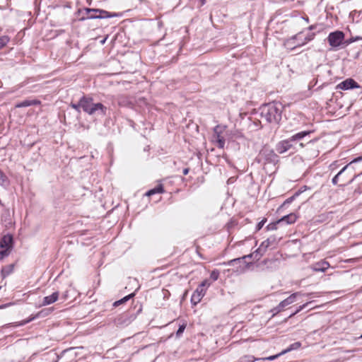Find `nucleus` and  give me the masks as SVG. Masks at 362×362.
Returning a JSON list of instances; mask_svg holds the SVG:
<instances>
[{"label": "nucleus", "instance_id": "obj_10", "mask_svg": "<svg viewBox=\"0 0 362 362\" xmlns=\"http://www.w3.org/2000/svg\"><path fill=\"white\" fill-rule=\"evenodd\" d=\"M359 86L358 83L352 78H348L340 83H339L337 86V88L341 90H349L354 88H358Z\"/></svg>", "mask_w": 362, "mask_h": 362}, {"label": "nucleus", "instance_id": "obj_43", "mask_svg": "<svg viewBox=\"0 0 362 362\" xmlns=\"http://www.w3.org/2000/svg\"><path fill=\"white\" fill-rule=\"evenodd\" d=\"M358 39H359V37H356V38H355L353 41H356V40H358Z\"/></svg>", "mask_w": 362, "mask_h": 362}, {"label": "nucleus", "instance_id": "obj_13", "mask_svg": "<svg viewBox=\"0 0 362 362\" xmlns=\"http://www.w3.org/2000/svg\"><path fill=\"white\" fill-rule=\"evenodd\" d=\"M59 293L56 291L49 296L44 297L42 305L45 306L55 303L59 299Z\"/></svg>", "mask_w": 362, "mask_h": 362}, {"label": "nucleus", "instance_id": "obj_26", "mask_svg": "<svg viewBox=\"0 0 362 362\" xmlns=\"http://www.w3.org/2000/svg\"><path fill=\"white\" fill-rule=\"evenodd\" d=\"M8 184L7 177L0 170V185L4 186Z\"/></svg>", "mask_w": 362, "mask_h": 362}, {"label": "nucleus", "instance_id": "obj_37", "mask_svg": "<svg viewBox=\"0 0 362 362\" xmlns=\"http://www.w3.org/2000/svg\"><path fill=\"white\" fill-rule=\"evenodd\" d=\"M33 319H35V317H32V318H30V319H29V320H25V321H24L21 325H25V324H26V323H28V322H30V321H31V320H33Z\"/></svg>", "mask_w": 362, "mask_h": 362}, {"label": "nucleus", "instance_id": "obj_19", "mask_svg": "<svg viewBox=\"0 0 362 362\" xmlns=\"http://www.w3.org/2000/svg\"><path fill=\"white\" fill-rule=\"evenodd\" d=\"M310 131L301 132H299V133H297V134L293 135L290 138V139H291V141L300 140L303 138H304L305 136L310 134Z\"/></svg>", "mask_w": 362, "mask_h": 362}, {"label": "nucleus", "instance_id": "obj_45", "mask_svg": "<svg viewBox=\"0 0 362 362\" xmlns=\"http://www.w3.org/2000/svg\"><path fill=\"white\" fill-rule=\"evenodd\" d=\"M358 338L359 339H362V334Z\"/></svg>", "mask_w": 362, "mask_h": 362}, {"label": "nucleus", "instance_id": "obj_12", "mask_svg": "<svg viewBox=\"0 0 362 362\" xmlns=\"http://www.w3.org/2000/svg\"><path fill=\"white\" fill-rule=\"evenodd\" d=\"M301 34L302 33H298V34L293 35L292 37L286 40L284 43L285 46H286L288 48H290L291 49H293L295 48L293 47L295 45L303 41V40H302L300 37Z\"/></svg>", "mask_w": 362, "mask_h": 362}, {"label": "nucleus", "instance_id": "obj_18", "mask_svg": "<svg viewBox=\"0 0 362 362\" xmlns=\"http://www.w3.org/2000/svg\"><path fill=\"white\" fill-rule=\"evenodd\" d=\"M163 187L161 184L158 185V186H156V187H154L153 189H151L150 190H148L146 193V195L148 196V197H150L153 194H157V193H163Z\"/></svg>", "mask_w": 362, "mask_h": 362}, {"label": "nucleus", "instance_id": "obj_15", "mask_svg": "<svg viewBox=\"0 0 362 362\" xmlns=\"http://www.w3.org/2000/svg\"><path fill=\"white\" fill-rule=\"evenodd\" d=\"M219 127L217 126L214 128V140L217 143V146L220 148H223L225 145V139L221 136V133L218 132Z\"/></svg>", "mask_w": 362, "mask_h": 362}, {"label": "nucleus", "instance_id": "obj_3", "mask_svg": "<svg viewBox=\"0 0 362 362\" xmlns=\"http://www.w3.org/2000/svg\"><path fill=\"white\" fill-rule=\"evenodd\" d=\"M261 115L267 122L278 123L281 119V105L269 103L262 108Z\"/></svg>", "mask_w": 362, "mask_h": 362}, {"label": "nucleus", "instance_id": "obj_21", "mask_svg": "<svg viewBox=\"0 0 362 362\" xmlns=\"http://www.w3.org/2000/svg\"><path fill=\"white\" fill-rule=\"evenodd\" d=\"M301 343L299 341L291 344L286 349L281 351V354H285L291 351L296 350L300 348Z\"/></svg>", "mask_w": 362, "mask_h": 362}, {"label": "nucleus", "instance_id": "obj_4", "mask_svg": "<svg viewBox=\"0 0 362 362\" xmlns=\"http://www.w3.org/2000/svg\"><path fill=\"white\" fill-rule=\"evenodd\" d=\"M85 12L86 16H83L80 20L84 21L86 19H95V18H106L112 16L109 12L97 8H86Z\"/></svg>", "mask_w": 362, "mask_h": 362}, {"label": "nucleus", "instance_id": "obj_20", "mask_svg": "<svg viewBox=\"0 0 362 362\" xmlns=\"http://www.w3.org/2000/svg\"><path fill=\"white\" fill-rule=\"evenodd\" d=\"M38 103V102L37 100H25L23 102H21L18 104L16 105V107H28V106H31L33 105H35Z\"/></svg>", "mask_w": 362, "mask_h": 362}, {"label": "nucleus", "instance_id": "obj_22", "mask_svg": "<svg viewBox=\"0 0 362 362\" xmlns=\"http://www.w3.org/2000/svg\"><path fill=\"white\" fill-rule=\"evenodd\" d=\"M135 296V293H132L129 295H127L125 297L122 298V299L119 300H117L114 303L113 305L115 307H117V306H119V305L127 302V300H129L130 298H133L134 296Z\"/></svg>", "mask_w": 362, "mask_h": 362}, {"label": "nucleus", "instance_id": "obj_24", "mask_svg": "<svg viewBox=\"0 0 362 362\" xmlns=\"http://www.w3.org/2000/svg\"><path fill=\"white\" fill-rule=\"evenodd\" d=\"M314 37H315V33H309L306 37H305L303 41H302L301 42H299L298 44L295 45L293 47H301V46L305 45L308 42L311 41L314 38Z\"/></svg>", "mask_w": 362, "mask_h": 362}, {"label": "nucleus", "instance_id": "obj_44", "mask_svg": "<svg viewBox=\"0 0 362 362\" xmlns=\"http://www.w3.org/2000/svg\"><path fill=\"white\" fill-rule=\"evenodd\" d=\"M300 146L301 147H303V143H300Z\"/></svg>", "mask_w": 362, "mask_h": 362}, {"label": "nucleus", "instance_id": "obj_25", "mask_svg": "<svg viewBox=\"0 0 362 362\" xmlns=\"http://www.w3.org/2000/svg\"><path fill=\"white\" fill-rule=\"evenodd\" d=\"M13 272V265H8L7 267H4L1 269V275L3 277H6L9 275Z\"/></svg>", "mask_w": 362, "mask_h": 362}, {"label": "nucleus", "instance_id": "obj_38", "mask_svg": "<svg viewBox=\"0 0 362 362\" xmlns=\"http://www.w3.org/2000/svg\"><path fill=\"white\" fill-rule=\"evenodd\" d=\"M356 177H357V175H354L353 176V177H352L350 180H349L347 182H348V183H351V182H352Z\"/></svg>", "mask_w": 362, "mask_h": 362}, {"label": "nucleus", "instance_id": "obj_30", "mask_svg": "<svg viewBox=\"0 0 362 362\" xmlns=\"http://www.w3.org/2000/svg\"><path fill=\"white\" fill-rule=\"evenodd\" d=\"M310 303H306L302 305H300L298 309L296 310V312H294L293 313L291 314L289 317H292L293 316H294L295 315H296L298 313H299L300 311H301L303 309H304Z\"/></svg>", "mask_w": 362, "mask_h": 362}, {"label": "nucleus", "instance_id": "obj_7", "mask_svg": "<svg viewBox=\"0 0 362 362\" xmlns=\"http://www.w3.org/2000/svg\"><path fill=\"white\" fill-rule=\"evenodd\" d=\"M12 237L11 235H5L0 242V256L3 257L8 255V250L11 247Z\"/></svg>", "mask_w": 362, "mask_h": 362}, {"label": "nucleus", "instance_id": "obj_41", "mask_svg": "<svg viewBox=\"0 0 362 362\" xmlns=\"http://www.w3.org/2000/svg\"><path fill=\"white\" fill-rule=\"evenodd\" d=\"M200 2V6H203L205 4L206 0H199Z\"/></svg>", "mask_w": 362, "mask_h": 362}, {"label": "nucleus", "instance_id": "obj_17", "mask_svg": "<svg viewBox=\"0 0 362 362\" xmlns=\"http://www.w3.org/2000/svg\"><path fill=\"white\" fill-rule=\"evenodd\" d=\"M329 267V264L326 261L317 262L313 265V270L316 272H325Z\"/></svg>", "mask_w": 362, "mask_h": 362}, {"label": "nucleus", "instance_id": "obj_29", "mask_svg": "<svg viewBox=\"0 0 362 362\" xmlns=\"http://www.w3.org/2000/svg\"><path fill=\"white\" fill-rule=\"evenodd\" d=\"M219 272L218 270H213L211 273L210 278L212 281H215L218 279Z\"/></svg>", "mask_w": 362, "mask_h": 362}, {"label": "nucleus", "instance_id": "obj_14", "mask_svg": "<svg viewBox=\"0 0 362 362\" xmlns=\"http://www.w3.org/2000/svg\"><path fill=\"white\" fill-rule=\"evenodd\" d=\"M297 220V216L294 213H291L286 216H283L281 218L277 221V223H286V224H292L294 223Z\"/></svg>", "mask_w": 362, "mask_h": 362}, {"label": "nucleus", "instance_id": "obj_23", "mask_svg": "<svg viewBox=\"0 0 362 362\" xmlns=\"http://www.w3.org/2000/svg\"><path fill=\"white\" fill-rule=\"evenodd\" d=\"M259 360V358H256L255 356L252 355H245L240 357L238 362H254L255 361Z\"/></svg>", "mask_w": 362, "mask_h": 362}, {"label": "nucleus", "instance_id": "obj_36", "mask_svg": "<svg viewBox=\"0 0 362 362\" xmlns=\"http://www.w3.org/2000/svg\"><path fill=\"white\" fill-rule=\"evenodd\" d=\"M7 41H8V40L6 37L1 38L0 43H1V46H4L7 42Z\"/></svg>", "mask_w": 362, "mask_h": 362}, {"label": "nucleus", "instance_id": "obj_34", "mask_svg": "<svg viewBox=\"0 0 362 362\" xmlns=\"http://www.w3.org/2000/svg\"><path fill=\"white\" fill-rule=\"evenodd\" d=\"M265 222H266V219H264V220L261 221L260 222H259L256 226L257 230H259L263 227Z\"/></svg>", "mask_w": 362, "mask_h": 362}, {"label": "nucleus", "instance_id": "obj_6", "mask_svg": "<svg viewBox=\"0 0 362 362\" xmlns=\"http://www.w3.org/2000/svg\"><path fill=\"white\" fill-rule=\"evenodd\" d=\"M344 39V34L341 31H335L329 33L327 37L328 42L333 47H339L341 45Z\"/></svg>", "mask_w": 362, "mask_h": 362}, {"label": "nucleus", "instance_id": "obj_35", "mask_svg": "<svg viewBox=\"0 0 362 362\" xmlns=\"http://www.w3.org/2000/svg\"><path fill=\"white\" fill-rule=\"evenodd\" d=\"M294 197L295 196H293V197H289L288 199H287L283 204V205H286V204H290L291 202H292V201L294 199Z\"/></svg>", "mask_w": 362, "mask_h": 362}, {"label": "nucleus", "instance_id": "obj_5", "mask_svg": "<svg viewBox=\"0 0 362 362\" xmlns=\"http://www.w3.org/2000/svg\"><path fill=\"white\" fill-rule=\"evenodd\" d=\"M311 295H312V293H306L305 294V293H302L300 292L293 293V294L289 296L287 298H286L285 300L280 302V303L276 307H275L272 310V311L274 312V313H280L281 311H282L284 310V308L285 307L294 303L296 300V298L298 296H309Z\"/></svg>", "mask_w": 362, "mask_h": 362}, {"label": "nucleus", "instance_id": "obj_40", "mask_svg": "<svg viewBox=\"0 0 362 362\" xmlns=\"http://www.w3.org/2000/svg\"><path fill=\"white\" fill-rule=\"evenodd\" d=\"M188 172H189V169L188 168H185L183 170V174L184 175H187Z\"/></svg>", "mask_w": 362, "mask_h": 362}, {"label": "nucleus", "instance_id": "obj_11", "mask_svg": "<svg viewBox=\"0 0 362 362\" xmlns=\"http://www.w3.org/2000/svg\"><path fill=\"white\" fill-rule=\"evenodd\" d=\"M290 139L279 142L276 146L277 153L282 154L291 148L292 144Z\"/></svg>", "mask_w": 362, "mask_h": 362}, {"label": "nucleus", "instance_id": "obj_2", "mask_svg": "<svg viewBox=\"0 0 362 362\" xmlns=\"http://www.w3.org/2000/svg\"><path fill=\"white\" fill-rule=\"evenodd\" d=\"M82 110L89 115H105L107 107L100 103H94L92 98L83 96L80 99Z\"/></svg>", "mask_w": 362, "mask_h": 362}, {"label": "nucleus", "instance_id": "obj_31", "mask_svg": "<svg viewBox=\"0 0 362 362\" xmlns=\"http://www.w3.org/2000/svg\"><path fill=\"white\" fill-rule=\"evenodd\" d=\"M211 284V282L209 280L205 279L198 287H202V288H204V287H209Z\"/></svg>", "mask_w": 362, "mask_h": 362}, {"label": "nucleus", "instance_id": "obj_16", "mask_svg": "<svg viewBox=\"0 0 362 362\" xmlns=\"http://www.w3.org/2000/svg\"><path fill=\"white\" fill-rule=\"evenodd\" d=\"M262 155L264 156L265 159L269 162L274 163L277 160L278 156L273 151L264 150Z\"/></svg>", "mask_w": 362, "mask_h": 362}, {"label": "nucleus", "instance_id": "obj_8", "mask_svg": "<svg viewBox=\"0 0 362 362\" xmlns=\"http://www.w3.org/2000/svg\"><path fill=\"white\" fill-rule=\"evenodd\" d=\"M360 161H362V156H359L355 159H354L353 160H351L349 163H348L346 165H345L332 180V182L333 183V185H337L338 183V181H339V179L340 177V176L346 171V170H349L351 168V165L354 164V163H358V162H360Z\"/></svg>", "mask_w": 362, "mask_h": 362}, {"label": "nucleus", "instance_id": "obj_9", "mask_svg": "<svg viewBox=\"0 0 362 362\" xmlns=\"http://www.w3.org/2000/svg\"><path fill=\"white\" fill-rule=\"evenodd\" d=\"M205 293V288H202V287H197L191 297L192 303L194 305L198 304L204 296Z\"/></svg>", "mask_w": 362, "mask_h": 362}, {"label": "nucleus", "instance_id": "obj_28", "mask_svg": "<svg viewBox=\"0 0 362 362\" xmlns=\"http://www.w3.org/2000/svg\"><path fill=\"white\" fill-rule=\"evenodd\" d=\"M280 224V223H277V221L271 223L267 226V230H274L277 229V225Z\"/></svg>", "mask_w": 362, "mask_h": 362}, {"label": "nucleus", "instance_id": "obj_1", "mask_svg": "<svg viewBox=\"0 0 362 362\" xmlns=\"http://www.w3.org/2000/svg\"><path fill=\"white\" fill-rule=\"evenodd\" d=\"M276 244H277V242H276V238L274 236H271V237L268 238L267 240H265L264 241H263L261 243V245H259V247L252 254H250L249 255H245V256L243 257L242 258L233 259L227 262H224L223 264L228 265V266H233V265H235V263L240 262L243 259L251 258V257H252L255 260H259L263 256V255L266 252V251L267 250L268 248H269V247L274 248L276 247Z\"/></svg>", "mask_w": 362, "mask_h": 362}, {"label": "nucleus", "instance_id": "obj_27", "mask_svg": "<svg viewBox=\"0 0 362 362\" xmlns=\"http://www.w3.org/2000/svg\"><path fill=\"white\" fill-rule=\"evenodd\" d=\"M281 355H282L281 352H280L278 354L273 355V356H269V357L261 358H259V360H262V361H273V360L277 358L279 356H280Z\"/></svg>", "mask_w": 362, "mask_h": 362}, {"label": "nucleus", "instance_id": "obj_42", "mask_svg": "<svg viewBox=\"0 0 362 362\" xmlns=\"http://www.w3.org/2000/svg\"><path fill=\"white\" fill-rule=\"evenodd\" d=\"M314 28H315V26H314V25H310V26L308 28V29H309V30H313Z\"/></svg>", "mask_w": 362, "mask_h": 362}, {"label": "nucleus", "instance_id": "obj_39", "mask_svg": "<svg viewBox=\"0 0 362 362\" xmlns=\"http://www.w3.org/2000/svg\"><path fill=\"white\" fill-rule=\"evenodd\" d=\"M67 296H68V292L66 291L64 294H63V298L64 300H66L67 298Z\"/></svg>", "mask_w": 362, "mask_h": 362}, {"label": "nucleus", "instance_id": "obj_32", "mask_svg": "<svg viewBox=\"0 0 362 362\" xmlns=\"http://www.w3.org/2000/svg\"><path fill=\"white\" fill-rule=\"evenodd\" d=\"M185 327H186L185 325H182L179 327V328L176 332L177 337H180L183 333Z\"/></svg>", "mask_w": 362, "mask_h": 362}, {"label": "nucleus", "instance_id": "obj_33", "mask_svg": "<svg viewBox=\"0 0 362 362\" xmlns=\"http://www.w3.org/2000/svg\"><path fill=\"white\" fill-rule=\"evenodd\" d=\"M71 106L72 108H74V110H76L78 112H79L80 109L81 108V107L80 105V101L77 104L71 103Z\"/></svg>", "mask_w": 362, "mask_h": 362}]
</instances>
